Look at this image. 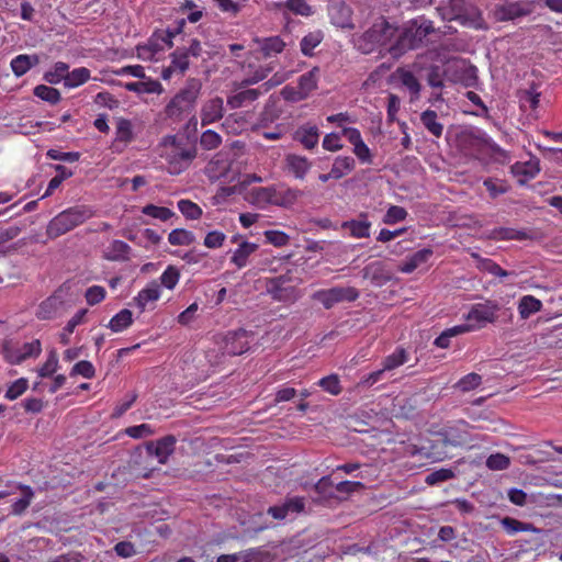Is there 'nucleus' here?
I'll use <instances>...</instances> for the list:
<instances>
[{
	"label": "nucleus",
	"mask_w": 562,
	"mask_h": 562,
	"mask_svg": "<svg viewBox=\"0 0 562 562\" xmlns=\"http://www.w3.org/2000/svg\"><path fill=\"white\" fill-rule=\"evenodd\" d=\"M457 145L464 153L477 156L488 154L494 160L505 164L509 161V154L494 143L481 128L465 127L457 134Z\"/></svg>",
	"instance_id": "f257e3e1"
},
{
	"label": "nucleus",
	"mask_w": 562,
	"mask_h": 562,
	"mask_svg": "<svg viewBox=\"0 0 562 562\" xmlns=\"http://www.w3.org/2000/svg\"><path fill=\"white\" fill-rule=\"evenodd\" d=\"M394 44L387 52L393 58L403 56L406 52L422 46L424 40L434 32L432 22L426 19H414L407 22L401 30Z\"/></svg>",
	"instance_id": "f03ea898"
},
{
	"label": "nucleus",
	"mask_w": 562,
	"mask_h": 562,
	"mask_svg": "<svg viewBox=\"0 0 562 562\" xmlns=\"http://www.w3.org/2000/svg\"><path fill=\"white\" fill-rule=\"evenodd\" d=\"M202 82L198 78H189L182 89L165 106L166 117L173 122L181 121L194 111L201 93Z\"/></svg>",
	"instance_id": "7ed1b4c3"
},
{
	"label": "nucleus",
	"mask_w": 562,
	"mask_h": 562,
	"mask_svg": "<svg viewBox=\"0 0 562 562\" xmlns=\"http://www.w3.org/2000/svg\"><path fill=\"white\" fill-rule=\"evenodd\" d=\"M397 33V27L393 26L385 19L373 23L362 34L355 36L353 44L357 50L368 55L373 53L378 47L386 45Z\"/></svg>",
	"instance_id": "20e7f679"
},
{
	"label": "nucleus",
	"mask_w": 562,
	"mask_h": 562,
	"mask_svg": "<svg viewBox=\"0 0 562 562\" xmlns=\"http://www.w3.org/2000/svg\"><path fill=\"white\" fill-rule=\"evenodd\" d=\"M92 215L93 212L86 205L69 207L49 221L46 227V235L48 238L55 239L83 224Z\"/></svg>",
	"instance_id": "39448f33"
},
{
	"label": "nucleus",
	"mask_w": 562,
	"mask_h": 562,
	"mask_svg": "<svg viewBox=\"0 0 562 562\" xmlns=\"http://www.w3.org/2000/svg\"><path fill=\"white\" fill-rule=\"evenodd\" d=\"M533 11V1H506L494 7L492 10V16L496 22H514L518 19L530 15Z\"/></svg>",
	"instance_id": "423d86ee"
},
{
	"label": "nucleus",
	"mask_w": 562,
	"mask_h": 562,
	"mask_svg": "<svg viewBox=\"0 0 562 562\" xmlns=\"http://www.w3.org/2000/svg\"><path fill=\"white\" fill-rule=\"evenodd\" d=\"M498 311L499 305L495 301L487 300L484 303L473 304L464 315L469 324L463 326H472V330L483 328L487 323H494L497 319Z\"/></svg>",
	"instance_id": "0eeeda50"
},
{
	"label": "nucleus",
	"mask_w": 562,
	"mask_h": 562,
	"mask_svg": "<svg viewBox=\"0 0 562 562\" xmlns=\"http://www.w3.org/2000/svg\"><path fill=\"white\" fill-rule=\"evenodd\" d=\"M358 297L359 292L352 286H334L327 290H318L312 295V299L322 303L326 310L340 302H355Z\"/></svg>",
	"instance_id": "6e6552de"
},
{
	"label": "nucleus",
	"mask_w": 562,
	"mask_h": 562,
	"mask_svg": "<svg viewBox=\"0 0 562 562\" xmlns=\"http://www.w3.org/2000/svg\"><path fill=\"white\" fill-rule=\"evenodd\" d=\"M195 157L196 147L194 145L182 147L180 144L176 143V138H173V146L167 156L169 173H181L190 166Z\"/></svg>",
	"instance_id": "1a4fd4ad"
},
{
	"label": "nucleus",
	"mask_w": 562,
	"mask_h": 562,
	"mask_svg": "<svg viewBox=\"0 0 562 562\" xmlns=\"http://www.w3.org/2000/svg\"><path fill=\"white\" fill-rule=\"evenodd\" d=\"M285 276L271 278L267 281V293L273 301L291 304L300 299L299 290L288 284Z\"/></svg>",
	"instance_id": "9d476101"
},
{
	"label": "nucleus",
	"mask_w": 562,
	"mask_h": 562,
	"mask_svg": "<svg viewBox=\"0 0 562 562\" xmlns=\"http://www.w3.org/2000/svg\"><path fill=\"white\" fill-rule=\"evenodd\" d=\"M65 305L66 292L63 288H59L38 305L36 317L42 321L54 319L61 315Z\"/></svg>",
	"instance_id": "9b49d317"
},
{
	"label": "nucleus",
	"mask_w": 562,
	"mask_h": 562,
	"mask_svg": "<svg viewBox=\"0 0 562 562\" xmlns=\"http://www.w3.org/2000/svg\"><path fill=\"white\" fill-rule=\"evenodd\" d=\"M250 334L244 328L228 331L223 339V352L228 356L243 355L249 349Z\"/></svg>",
	"instance_id": "f8f14e48"
},
{
	"label": "nucleus",
	"mask_w": 562,
	"mask_h": 562,
	"mask_svg": "<svg viewBox=\"0 0 562 562\" xmlns=\"http://www.w3.org/2000/svg\"><path fill=\"white\" fill-rule=\"evenodd\" d=\"M439 436L446 446L460 447L471 441L469 425L465 422H459L454 426L442 429Z\"/></svg>",
	"instance_id": "ddd939ff"
},
{
	"label": "nucleus",
	"mask_w": 562,
	"mask_h": 562,
	"mask_svg": "<svg viewBox=\"0 0 562 562\" xmlns=\"http://www.w3.org/2000/svg\"><path fill=\"white\" fill-rule=\"evenodd\" d=\"M305 509V498L302 496L286 497L280 505L270 506L267 513L274 519L282 520L289 515L303 513Z\"/></svg>",
	"instance_id": "4468645a"
},
{
	"label": "nucleus",
	"mask_w": 562,
	"mask_h": 562,
	"mask_svg": "<svg viewBox=\"0 0 562 562\" xmlns=\"http://www.w3.org/2000/svg\"><path fill=\"white\" fill-rule=\"evenodd\" d=\"M328 14L334 25L341 29H352V10L344 0H331L328 4Z\"/></svg>",
	"instance_id": "2eb2a0df"
},
{
	"label": "nucleus",
	"mask_w": 562,
	"mask_h": 562,
	"mask_svg": "<svg viewBox=\"0 0 562 562\" xmlns=\"http://www.w3.org/2000/svg\"><path fill=\"white\" fill-rule=\"evenodd\" d=\"M177 438L173 435L165 436L156 441L146 442L148 454L155 456L159 463L165 464L170 454L173 453Z\"/></svg>",
	"instance_id": "dca6fc26"
},
{
	"label": "nucleus",
	"mask_w": 562,
	"mask_h": 562,
	"mask_svg": "<svg viewBox=\"0 0 562 562\" xmlns=\"http://www.w3.org/2000/svg\"><path fill=\"white\" fill-rule=\"evenodd\" d=\"M364 279H369L374 285L382 286L392 280V272L381 261H374L362 269Z\"/></svg>",
	"instance_id": "f3484780"
},
{
	"label": "nucleus",
	"mask_w": 562,
	"mask_h": 562,
	"mask_svg": "<svg viewBox=\"0 0 562 562\" xmlns=\"http://www.w3.org/2000/svg\"><path fill=\"white\" fill-rule=\"evenodd\" d=\"M234 91L235 93L228 95L227 98V105L233 110L246 106L255 102L262 94L261 88H243L238 90L234 89Z\"/></svg>",
	"instance_id": "a211bd4d"
},
{
	"label": "nucleus",
	"mask_w": 562,
	"mask_h": 562,
	"mask_svg": "<svg viewBox=\"0 0 562 562\" xmlns=\"http://www.w3.org/2000/svg\"><path fill=\"white\" fill-rule=\"evenodd\" d=\"M224 115L223 99L215 97L209 100L201 110V123L203 126L220 121Z\"/></svg>",
	"instance_id": "6ab92c4d"
},
{
	"label": "nucleus",
	"mask_w": 562,
	"mask_h": 562,
	"mask_svg": "<svg viewBox=\"0 0 562 562\" xmlns=\"http://www.w3.org/2000/svg\"><path fill=\"white\" fill-rule=\"evenodd\" d=\"M41 61L40 56L37 54H21L14 57L11 63V70L15 77L24 76L31 68L38 65Z\"/></svg>",
	"instance_id": "aec40b11"
},
{
	"label": "nucleus",
	"mask_w": 562,
	"mask_h": 562,
	"mask_svg": "<svg viewBox=\"0 0 562 562\" xmlns=\"http://www.w3.org/2000/svg\"><path fill=\"white\" fill-rule=\"evenodd\" d=\"M312 164L306 157L289 154L285 157V167L297 179H304Z\"/></svg>",
	"instance_id": "412c9836"
},
{
	"label": "nucleus",
	"mask_w": 562,
	"mask_h": 562,
	"mask_svg": "<svg viewBox=\"0 0 562 562\" xmlns=\"http://www.w3.org/2000/svg\"><path fill=\"white\" fill-rule=\"evenodd\" d=\"M341 227L349 229L352 237L366 238L370 235L371 223L368 221L367 214L361 213L358 220L346 221Z\"/></svg>",
	"instance_id": "4be33fe9"
},
{
	"label": "nucleus",
	"mask_w": 562,
	"mask_h": 562,
	"mask_svg": "<svg viewBox=\"0 0 562 562\" xmlns=\"http://www.w3.org/2000/svg\"><path fill=\"white\" fill-rule=\"evenodd\" d=\"M400 82L409 91L412 95V100H416L419 98L422 85L416 78V76L405 68H397L394 74Z\"/></svg>",
	"instance_id": "5701e85b"
},
{
	"label": "nucleus",
	"mask_w": 562,
	"mask_h": 562,
	"mask_svg": "<svg viewBox=\"0 0 562 562\" xmlns=\"http://www.w3.org/2000/svg\"><path fill=\"white\" fill-rule=\"evenodd\" d=\"M294 138L306 149L314 148L319 138V130L315 125H303L295 132Z\"/></svg>",
	"instance_id": "b1692460"
},
{
	"label": "nucleus",
	"mask_w": 562,
	"mask_h": 562,
	"mask_svg": "<svg viewBox=\"0 0 562 562\" xmlns=\"http://www.w3.org/2000/svg\"><path fill=\"white\" fill-rule=\"evenodd\" d=\"M434 251L431 248H424L414 252L402 263L400 271L404 273H412L415 269L426 263Z\"/></svg>",
	"instance_id": "393cba45"
},
{
	"label": "nucleus",
	"mask_w": 562,
	"mask_h": 562,
	"mask_svg": "<svg viewBox=\"0 0 562 562\" xmlns=\"http://www.w3.org/2000/svg\"><path fill=\"white\" fill-rule=\"evenodd\" d=\"M453 20L462 25H469L474 29H484V21L481 11L476 7H471L463 12L457 13Z\"/></svg>",
	"instance_id": "a878e982"
},
{
	"label": "nucleus",
	"mask_w": 562,
	"mask_h": 562,
	"mask_svg": "<svg viewBox=\"0 0 562 562\" xmlns=\"http://www.w3.org/2000/svg\"><path fill=\"white\" fill-rule=\"evenodd\" d=\"M272 70L273 66L271 64L266 66H259L252 74H250L239 82L235 81L233 86L235 90L248 88L265 80L269 76V74L272 72Z\"/></svg>",
	"instance_id": "bb28decb"
},
{
	"label": "nucleus",
	"mask_w": 562,
	"mask_h": 562,
	"mask_svg": "<svg viewBox=\"0 0 562 562\" xmlns=\"http://www.w3.org/2000/svg\"><path fill=\"white\" fill-rule=\"evenodd\" d=\"M160 296V289L156 282H151L147 288L143 289L138 292L137 296L134 299L137 307L140 311H145L147 304L149 302H156Z\"/></svg>",
	"instance_id": "cd10ccee"
},
{
	"label": "nucleus",
	"mask_w": 562,
	"mask_h": 562,
	"mask_svg": "<svg viewBox=\"0 0 562 562\" xmlns=\"http://www.w3.org/2000/svg\"><path fill=\"white\" fill-rule=\"evenodd\" d=\"M124 88L127 91L136 92L138 94L143 93H161L162 86L157 80H148V81H135V82H126Z\"/></svg>",
	"instance_id": "c85d7f7f"
},
{
	"label": "nucleus",
	"mask_w": 562,
	"mask_h": 562,
	"mask_svg": "<svg viewBox=\"0 0 562 562\" xmlns=\"http://www.w3.org/2000/svg\"><path fill=\"white\" fill-rule=\"evenodd\" d=\"M259 44L260 50L265 57H270L283 50L285 43L279 36H271L266 38H256Z\"/></svg>",
	"instance_id": "c756f323"
},
{
	"label": "nucleus",
	"mask_w": 562,
	"mask_h": 562,
	"mask_svg": "<svg viewBox=\"0 0 562 562\" xmlns=\"http://www.w3.org/2000/svg\"><path fill=\"white\" fill-rule=\"evenodd\" d=\"M420 121L425 128L435 137H440L443 132V125L438 122V114L432 110H426L420 114Z\"/></svg>",
	"instance_id": "7c9ffc66"
},
{
	"label": "nucleus",
	"mask_w": 562,
	"mask_h": 562,
	"mask_svg": "<svg viewBox=\"0 0 562 562\" xmlns=\"http://www.w3.org/2000/svg\"><path fill=\"white\" fill-rule=\"evenodd\" d=\"M68 69L69 65L64 61H57L53 66V68L49 71H46L44 74L43 79L50 83V85H57L61 81H64V86H66V79L68 76Z\"/></svg>",
	"instance_id": "2f4dec72"
},
{
	"label": "nucleus",
	"mask_w": 562,
	"mask_h": 562,
	"mask_svg": "<svg viewBox=\"0 0 562 562\" xmlns=\"http://www.w3.org/2000/svg\"><path fill=\"white\" fill-rule=\"evenodd\" d=\"M541 308V301L532 295L522 296L518 304V312L522 319L529 318L532 314L539 312Z\"/></svg>",
	"instance_id": "473e14b6"
},
{
	"label": "nucleus",
	"mask_w": 562,
	"mask_h": 562,
	"mask_svg": "<svg viewBox=\"0 0 562 562\" xmlns=\"http://www.w3.org/2000/svg\"><path fill=\"white\" fill-rule=\"evenodd\" d=\"M131 247L123 240H113L108 248L105 258L111 261L128 260Z\"/></svg>",
	"instance_id": "72a5a7b5"
},
{
	"label": "nucleus",
	"mask_w": 562,
	"mask_h": 562,
	"mask_svg": "<svg viewBox=\"0 0 562 562\" xmlns=\"http://www.w3.org/2000/svg\"><path fill=\"white\" fill-rule=\"evenodd\" d=\"M258 249L257 244L243 241L239 247L234 251L232 256V262L238 267L243 268L247 265L248 257L254 254Z\"/></svg>",
	"instance_id": "f704fd0d"
},
{
	"label": "nucleus",
	"mask_w": 562,
	"mask_h": 562,
	"mask_svg": "<svg viewBox=\"0 0 562 562\" xmlns=\"http://www.w3.org/2000/svg\"><path fill=\"white\" fill-rule=\"evenodd\" d=\"M318 76L319 68L314 67L299 78L297 87L305 94L306 98L311 94L313 90L317 88Z\"/></svg>",
	"instance_id": "c9c22d12"
},
{
	"label": "nucleus",
	"mask_w": 562,
	"mask_h": 562,
	"mask_svg": "<svg viewBox=\"0 0 562 562\" xmlns=\"http://www.w3.org/2000/svg\"><path fill=\"white\" fill-rule=\"evenodd\" d=\"M355 168V159L350 156H338L330 169L333 179H340Z\"/></svg>",
	"instance_id": "e433bc0d"
},
{
	"label": "nucleus",
	"mask_w": 562,
	"mask_h": 562,
	"mask_svg": "<svg viewBox=\"0 0 562 562\" xmlns=\"http://www.w3.org/2000/svg\"><path fill=\"white\" fill-rule=\"evenodd\" d=\"M302 194L303 192L297 189H276V198L273 200V204L278 206L289 207L293 205Z\"/></svg>",
	"instance_id": "4c0bfd02"
},
{
	"label": "nucleus",
	"mask_w": 562,
	"mask_h": 562,
	"mask_svg": "<svg viewBox=\"0 0 562 562\" xmlns=\"http://www.w3.org/2000/svg\"><path fill=\"white\" fill-rule=\"evenodd\" d=\"M472 330V326H453L451 328H448L443 330L434 341V345L439 348H448L450 346V339L452 337H456L458 335L468 333Z\"/></svg>",
	"instance_id": "58836bf2"
},
{
	"label": "nucleus",
	"mask_w": 562,
	"mask_h": 562,
	"mask_svg": "<svg viewBox=\"0 0 562 562\" xmlns=\"http://www.w3.org/2000/svg\"><path fill=\"white\" fill-rule=\"evenodd\" d=\"M132 323V312L127 308H124L111 318L108 327L114 333H120L130 327Z\"/></svg>",
	"instance_id": "ea45409f"
},
{
	"label": "nucleus",
	"mask_w": 562,
	"mask_h": 562,
	"mask_svg": "<svg viewBox=\"0 0 562 562\" xmlns=\"http://www.w3.org/2000/svg\"><path fill=\"white\" fill-rule=\"evenodd\" d=\"M19 488L22 492V496L19 499H16L11 506V513L18 516L22 515L26 510V508L30 506L34 497V492L30 486L20 485Z\"/></svg>",
	"instance_id": "a19ab883"
},
{
	"label": "nucleus",
	"mask_w": 562,
	"mask_h": 562,
	"mask_svg": "<svg viewBox=\"0 0 562 562\" xmlns=\"http://www.w3.org/2000/svg\"><path fill=\"white\" fill-rule=\"evenodd\" d=\"M503 528L506 530L507 533L514 535L516 532L520 531H532L538 532L539 529H537L530 522H524L518 519L512 518V517H504L501 521Z\"/></svg>",
	"instance_id": "79ce46f5"
},
{
	"label": "nucleus",
	"mask_w": 562,
	"mask_h": 562,
	"mask_svg": "<svg viewBox=\"0 0 562 562\" xmlns=\"http://www.w3.org/2000/svg\"><path fill=\"white\" fill-rule=\"evenodd\" d=\"M324 38V34L322 31H314L306 34L300 43L301 52L305 56H312L313 49L321 44Z\"/></svg>",
	"instance_id": "37998d69"
},
{
	"label": "nucleus",
	"mask_w": 562,
	"mask_h": 562,
	"mask_svg": "<svg viewBox=\"0 0 562 562\" xmlns=\"http://www.w3.org/2000/svg\"><path fill=\"white\" fill-rule=\"evenodd\" d=\"M88 313L87 308L79 310L66 324L64 327V333L60 335V342L63 345H68L70 339L69 335L74 333L75 328L83 323L85 316Z\"/></svg>",
	"instance_id": "c03bdc74"
},
{
	"label": "nucleus",
	"mask_w": 562,
	"mask_h": 562,
	"mask_svg": "<svg viewBox=\"0 0 562 562\" xmlns=\"http://www.w3.org/2000/svg\"><path fill=\"white\" fill-rule=\"evenodd\" d=\"M168 240L175 246H189L195 241V236L190 231L176 228L169 233Z\"/></svg>",
	"instance_id": "a18cd8bd"
},
{
	"label": "nucleus",
	"mask_w": 562,
	"mask_h": 562,
	"mask_svg": "<svg viewBox=\"0 0 562 562\" xmlns=\"http://www.w3.org/2000/svg\"><path fill=\"white\" fill-rule=\"evenodd\" d=\"M90 79V70L86 67L76 68L72 71L68 70V76L66 79L67 88H76Z\"/></svg>",
	"instance_id": "49530a36"
},
{
	"label": "nucleus",
	"mask_w": 562,
	"mask_h": 562,
	"mask_svg": "<svg viewBox=\"0 0 562 562\" xmlns=\"http://www.w3.org/2000/svg\"><path fill=\"white\" fill-rule=\"evenodd\" d=\"M170 58L172 69H176L180 75H184L189 68V56L184 52V47H178L170 54Z\"/></svg>",
	"instance_id": "de8ad7c7"
},
{
	"label": "nucleus",
	"mask_w": 562,
	"mask_h": 562,
	"mask_svg": "<svg viewBox=\"0 0 562 562\" xmlns=\"http://www.w3.org/2000/svg\"><path fill=\"white\" fill-rule=\"evenodd\" d=\"M34 95L50 104H56L61 99L60 92L57 89L46 85L36 86L34 88Z\"/></svg>",
	"instance_id": "09e8293b"
},
{
	"label": "nucleus",
	"mask_w": 562,
	"mask_h": 562,
	"mask_svg": "<svg viewBox=\"0 0 562 562\" xmlns=\"http://www.w3.org/2000/svg\"><path fill=\"white\" fill-rule=\"evenodd\" d=\"M134 138L132 123L127 119L120 117L116 121V140L130 143Z\"/></svg>",
	"instance_id": "8fccbe9b"
},
{
	"label": "nucleus",
	"mask_w": 562,
	"mask_h": 562,
	"mask_svg": "<svg viewBox=\"0 0 562 562\" xmlns=\"http://www.w3.org/2000/svg\"><path fill=\"white\" fill-rule=\"evenodd\" d=\"M407 352L404 348L396 349L392 355L387 356L383 361V368L386 371L396 369L407 361Z\"/></svg>",
	"instance_id": "3c124183"
},
{
	"label": "nucleus",
	"mask_w": 562,
	"mask_h": 562,
	"mask_svg": "<svg viewBox=\"0 0 562 562\" xmlns=\"http://www.w3.org/2000/svg\"><path fill=\"white\" fill-rule=\"evenodd\" d=\"M145 215L151 216L154 218H158L162 222L170 220L175 216V212L165 206H157L154 204H147L143 207L142 211Z\"/></svg>",
	"instance_id": "603ef678"
},
{
	"label": "nucleus",
	"mask_w": 562,
	"mask_h": 562,
	"mask_svg": "<svg viewBox=\"0 0 562 562\" xmlns=\"http://www.w3.org/2000/svg\"><path fill=\"white\" fill-rule=\"evenodd\" d=\"M178 209L188 220H198L202 215V209L190 200H180L178 202Z\"/></svg>",
	"instance_id": "864d4df0"
},
{
	"label": "nucleus",
	"mask_w": 562,
	"mask_h": 562,
	"mask_svg": "<svg viewBox=\"0 0 562 562\" xmlns=\"http://www.w3.org/2000/svg\"><path fill=\"white\" fill-rule=\"evenodd\" d=\"M493 237L503 240H524L528 238V234L522 231H516L514 228L501 227L493 231Z\"/></svg>",
	"instance_id": "5fc2aeb1"
},
{
	"label": "nucleus",
	"mask_w": 562,
	"mask_h": 562,
	"mask_svg": "<svg viewBox=\"0 0 562 562\" xmlns=\"http://www.w3.org/2000/svg\"><path fill=\"white\" fill-rule=\"evenodd\" d=\"M222 143V137L218 133L207 130L202 133L200 144L205 150L216 149Z\"/></svg>",
	"instance_id": "6e6d98bb"
},
{
	"label": "nucleus",
	"mask_w": 562,
	"mask_h": 562,
	"mask_svg": "<svg viewBox=\"0 0 562 562\" xmlns=\"http://www.w3.org/2000/svg\"><path fill=\"white\" fill-rule=\"evenodd\" d=\"M482 383V376L477 373H469L458 381L456 387L462 392H469L476 389Z\"/></svg>",
	"instance_id": "4d7b16f0"
},
{
	"label": "nucleus",
	"mask_w": 562,
	"mask_h": 562,
	"mask_svg": "<svg viewBox=\"0 0 562 562\" xmlns=\"http://www.w3.org/2000/svg\"><path fill=\"white\" fill-rule=\"evenodd\" d=\"M509 465H510L509 457H507L503 453H494V454H491L486 459V467L493 471L506 470L509 468Z\"/></svg>",
	"instance_id": "13d9d810"
},
{
	"label": "nucleus",
	"mask_w": 562,
	"mask_h": 562,
	"mask_svg": "<svg viewBox=\"0 0 562 562\" xmlns=\"http://www.w3.org/2000/svg\"><path fill=\"white\" fill-rule=\"evenodd\" d=\"M237 554H240L243 562H262L269 559V553L261 550V548H251Z\"/></svg>",
	"instance_id": "bf43d9fd"
},
{
	"label": "nucleus",
	"mask_w": 562,
	"mask_h": 562,
	"mask_svg": "<svg viewBox=\"0 0 562 562\" xmlns=\"http://www.w3.org/2000/svg\"><path fill=\"white\" fill-rule=\"evenodd\" d=\"M29 387V381L25 378H20L14 381L5 392V398L13 401L20 397Z\"/></svg>",
	"instance_id": "052dcab7"
},
{
	"label": "nucleus",
	"mask_w": 562,
	"mask_h": 562,
	"mask_svg": "<svg viewBox=\"0 0 562 562\" xmlns=\"http://www.w3.org/2000/svg\"><path fill=\"white\" fill-rule=\"evenodd\" d=\"M452 477H454V472L451 469H440L429 473L425 479V483L428 485H436Z\"/></svg>",
	"instance_id": "680f3d73"
},
{
	"label": "nucleus",
	"mask_w": 562,
	"mask_h": 562,
	"mask_svg": "<svg viewBox=\"0 0 562 562\" xmlns=\"http://www.w3.org/2000/svg\"><path fill=\"white\" fill-rule=\"evenodd\" d=\"M318 385L331 395H338L341 392L340 382L336 374L321 379Z\"/></svg>",
	"instance_id": "e2e57ef3"
},
{
	"label": "nucleus",
	"mask_w": 562,
	"mask_h": 562,
	"mask_svg": "<svg viewBox=\"0 0 562 562\" xmlns=\"http://www.w3.org/2000/svg\"><path fill=\"white\" fill-rule=\"evenodd\" d=\"M58 368V357L56 351L52 350L45 363L37 370L41 378L50 376Z\"/></svg>",
	"instance_id": "0e129e2a"
},
{
	"label": "nucleus",
	"mask_w": 562,
	"mask_h": 562,
	"mask_svg": "<svg viewBox=\"0 0 562 562\" xmlns=\"http://www.w3.org/2000/svg\"><path fill=\"white\" fill-rule=\"evenodd\" d=\"M180 278L179 270L173 266H168L160 277L161 284L167 289L172 290Z\"/></svg>",
	"instance_id": "69168bd1"
},
{
	"label": "nucleus",
	"mask_w": 562,
	"mask_h": 562,
	"mask_svg": "<svg viewBox=\"0 0 562 562\" xmlns=\"http://www.w3.org/2000/svg\"><path fill=\"white\" fill-rule=\"evenodd\" d=\"M406 216H407V211L404 207L397 206V205H392L386 211L383 222L385 224H395L401 221H404L406 218Z\"/></svg>",
	"instance_id": "338daca9"
},
{
	"label": "nucleus",
	"mask_w": 562,
	"mask_h": 562,
	"mask_svg": "<svg viewBox=\"0 0 562 562\" xmlns=\"http://www.w3.org/2000/svg\"><path fill=\"white\" fill-rule=\"evenodd\" d=\"M483 186L486 188V190L488 191L490 195L493 199L506 193L509 189V187L505 182L501 181L498 183L497 180L493 178L485 179Z\"/></svg>",
	"instance_id": "774afa93"
}]
</instances>
